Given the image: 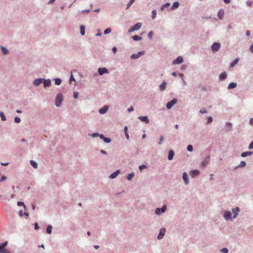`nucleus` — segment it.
Returning <instances> with one entry per match:
<instances>
[{
	"mask_svg": "<svg viewBox=\"0 0 253 253\" xmlns=\"http://www.w3.org/2000/svg\"><path fill=\"white\" fill-rule=\"evenodd\" d=\"M39 228L38 224L37 223H35V229L38 230Z\"/></svg>",
	"mask_w": 253,
	"mask_h": 253,
	"instance_id": "bf43d9fd",
	"label": "nucleus"
},
{
	"mask_svg": "<svg viewBox=\"0 0 253 253\" xmlns=\"http://www.w3.org/2000/svg\"><path fill=\"white\" fill-rule=\"evenodd\" d=\"M239 61V59L238 58H236L230 64V67H233L236 64H237L238 63Z\"/></svg>",
	"mask_w": 253,
	"mask_h": 253,
	"instance_id": "bb28decb",
	"label": "nucleus"
},
{
	"mask_svg": "<svg viewBox=\"0 0 253 253\" xmlns=\"http://www.w3.org/2000/svg\"><path fill=\"white\" fill-rule=\"evenodd\" d=\"M117 49L116 47H114L112 49V51L114 53H116L117 52Z\"/></svg>",
	"mask_w": 253,
	"mask_h": 253,
	"instance_id": "13d9d810",
	"label": "nucleus"
},
{
	"mask_svg": "<svg viewBox=\"0 0 253 253\" xmlns=\"http://www.w3.org/2000/svg\"><path fill=\"white\" fill-rule=\"evenodd\" d=\"M14 121L16 123H19L20 122L21 120L19 117H16L14 118Z\"/></svg>",
	"mask_w": 253,
	"mask_h": 253,
	"instance_id": "37998d69",
	"label": "nucleus"
},
{
	"mask_svg": "<svg viewBox=\"0 0 253 253\" xmlns=\"http://www.w3.org/2000/svg\"><path fill=\"white\" fill-rule=\"evenodd\" d=\"M98 73L100 75H102L104 73H108V71L105 68H99L98 70Z\"/></svg>",
	"mask_w": 253,
	"mask_h": 253,
	"instance_id": "9d476101",
	"label": "nucleus"
},
{
	"mask_svg": "<svg viewBox=\"0 0 253 253\" xmlns=\"http://www.w3.org/2000/svg\"><path fill=\"white\" fill-rule=\"evenodd\" d=\"M166 210V206H164L162 208H157L155 212L157 214H160L161 213L164 212Z\"/></svg>",
	"mask_w": 253,
	"mask_h": 253,
	"instance_id": "6e6552de",
	"label": "nucleus"
},
{
	"mask_svg": "<svg viewBox=\"0 0 253 253\" xmlns=\"http://www.w3.org/2000/svg\"><path fill=\"white\" fill-rule=\"evenodd\" d=\"M210 157H207L204 161L202 162V165L204 166H206L209 162Z\"/></svg>",
	"mask_w": 253,
	"mask_h": 253,
	"instance_id": "5701e85b",
	"label": "nucleus"
},
{
	"mask_svg": "<svg viewBox=\"0 0 253 253\" xmlns=\"http://www.w3.org/2000/svg\"><path fill=\"white\" fill-rule=\"evenodd\" d=\"M132 39L134 41H139V40H141L142 39V37H140V36H137V35H135V36H133L132 37Z\"/></svg>",
	"mask_w": 253,
	"mask_h": 253,
	"instance_id": "7c9ffc66",
	"label": "nucleus"
},
{
	"mask_svg": "<svg viewBox=\"0 0 253 253\" xmlns=\"http://www.w3.org/2000/svg\"><path fill=\"white\" fill-rule=\"evenodd\" d=\"M1 49L2 51L3 54L5 55L8 53V51L4 47H1Z\"/></svg>",
	"mask_w": 253,
	"mask_h": 253,
	"instance_id": "c9c22d12",
	"label": "nucleus"
},
{
	"mask_svg": "<svg viewBox=\"0 0 253 253\" xmlns=\"http://www.w3.org/2000/svg\"><path fill=\"white\" fill-rule=\"evenodd\" d=\"M249 148L250 149L253 148V141L250 143Z\"/></svg>",
	"mask_w": 253,
	"mask_h": 253,
	"instance_id": "5fc2aeb1",
	"label": "nucleus"
},
{
	"mask_svg": "<svg viewBox=\"0 0 253 253\" xmlns=\"http://www.w3.org/2000/svg\"><path fill=\"white\" fill-rule=\"evenodd\" d=\"M246 35L247 36H249L250 35V31H246Z\"/></svg>",
	"mask_w": 253,
	"mask_h": 253,
	"instance_id": "338daca9",
	"label": "nucleus"
},
{
	"mask_svg": "<svg viewBox=\"0 0 253 253\" xmlns=\"http://www.w3.org/2000/svg\"><path fill=\"white\" fill-rule=\"evenodd\" d=\"M227 75L225 72L222 73L219 75V79L221 80H224L226 78Z\"/></svg>",
	"mask_w": 253,
	"mask_h": 253,
	"instance_id": "b1692460",
	"label": "nucleus"
},
{
	"mask_svg": "<svg viewBox=\"0 0 253 253\" xmlns=\"http://www.w3.org/2000/svg\"><path fill=\"white\" fill-rule=\"evenodd\" d=\"M250 124L251 125H253V118H251L250 120Z\"/></svg>",
	"mask_w": 253,
	"mask_h": 253,
	"instance_id": "680f3d73",
	"label": "nucleus"
},
{
	"mask_svg": "<svg viewBox=\"0 0 253 253\" xmlns=\"http://www.w3.org/2000/svg\"><path fill=\"white\" fill-rule=\"evenodd\" d=\"M61 83V80L60 79H55V84L56 85H60Z\"/></svg>",
	"mask_w": 253,
	"mask_h": 253,
	"instance_id": "f704fd0d",
	"label": "nucleus"
},
{
	"mask_svg": "<svg viewBox=\"0 0 253 253\" xmlns=\"http://www.w3.org/2000/svg\"><path fill=\"white\" fill-rule=\"evenodd\" d=\"M141 27V23H137L135 25H134L133 26L131 27L129 30L128 32L131 33L134 31L139 30Z\"/></svg>",
	"mask_w": 253,
	"mask_h": 253,
	"instance_id": "7ed1b4c3",
	"label": "nucleus"
},
{
	"mask_svg": "<svg viewBox=\"0 0 253 253\" xmlns=\"http://www.w3.org/2000/svg\"><path fill=\"white\" fill-rule=\"evenodd\" d=\"M239 211H240V210L238 207H236V208L232 209V211L234 213V215H233L234 218L236 217L237 215H238V214L239 213Z\"/></svg>",
	"mask_w": 253,
	"mask_h": 253,
	"instance_id": "4468645a",
	"label": "nucleus"
},
{
	"mask_svg": "<svg viewBox=\"0 0 253 253\" xmlns=\"http://www.w3.org/2000/svg\"><path fill=\"white\" fill-rule=\"evenodd\" d=\"M7 244V241H5L0 244V253H10V251L5 248Z\"/></svg>",
	"mask_w": 253,
	"mask_h": 253,
	"instance_id": "f257e3e1",
	"label": "nucleus"
},
{
	"mask_svg": "<svg viewBox=\"0 0 253 253\" xmlns=\"http://www.w3.org/2000/svg\"><path fill=\"white\" fill-rule=\"evenodd\" d=\"M187 150L189 151H192L193 150V147L191 145H189L187 147Z\"/></svg>",
	"mask_w": 253,
	"mask_h": 253,
	"instance_id": "c03bdc74",
	"label": "nucleus"
},
{
	"mask_svg": "<svg viewBox=\"0 0 253 253\" xmlns=\"http://www.w3.org/2000/svg\"><path fill=\"white\" fill-rule=\"evenodd\" d=\"M165 232H166V229L163 228H162L161 230H160V233L158 236V239H162L165 234Z\"/></svg>",
	"mask_w": 253,
	"mask_h": 253,
	"instance_id": "1a4fd4ad",
	"label": "nucleus"
},
{
	"mask_svg": "<svg viewBox=\"0 0 253 253\" xmlns=\"http://www.w3.org/2000/svg\"><path fill=\"white\" fill-rule=\"evenodd\" d=\"M183 179L184 181V182L185 184H188L189 181H188V175L186 173V172H184L183 174Z\"/></svg>",
	"mask_w": 253,
	"mask_h": 253,
	"instance_id": "aec40b11",
	"label": "nucleus"
},
{
	"mask_svg": "<svg viewBox=\"0 0 253 253\" xmlns=\"http://www.w3.org/2000/svg\"><path fill=\"white\" fill-rule=\"evenodd\" d=\"M133 176H134V173H131L128 174V175L127 176V178L128 180H130L132 179V178L133 177Z\"/></svg>",
	"mask_w": 253,
	"mask_h": 253,
	"instance_id": "e433bc0d",
	"label": "nucleus"
},
{
	"mask_svg": "<svg viewBox=\"0 0 253 253\" xmlns=\"http://www.w3.org/2000/svg\"><path fill=\"white\" fill-rule=\"evenodd\" d=\"M81 34L84 36L85 34V27L84 25H81L80 27Z\"/></svg>",
	"mask_w": 253,
	"mask_h": 253,
	"instance_id": "c85d7f7f",
	"label": "nucleus"
},
{
	"mask_svg": "<svg viewBox=\"0 0 253 253\" xmlns=\"http://www.w3.org/2000/svg\"><path fill=\"white\" fill-rule=\"evenodd\" d=\"M138 119L141 120L142 122H146V123H149V120L148 119V117H146V116H144V117H138Z\"/></svg>",
	"mask_w": 253,
	"mask_h": 253,
	"instance_id": "412c9836",
	"label": "nucleus"
},
{
	"mask_svg": "<svg viewBox=\"0 0 253 253\" xmlns=\"http://www.w3.org/2000/svg\"><path fill=\"white\" fill-rule=\"evenodd\" d=\"M99 137L106 143H109L111 142V139L110 138L105 137L102 134L99 135Z\"/></svg>",
	"mask_w": 253,
	"mask_h": 253,
	"instance_id": "dca6fc26",
	"label": "nucleus"
},
{
	"mask_svg": "<svg viewBox=\"0 0 253 253\" xmlns=\"http://www.w3.org/2000/svg\"><path fill=\"white\" fill-rule=\"evenodd\" d=\"M177 102V99L175 98L173 99L171 101L169 102L167 104V108L168 109H170L174 104Z\"/></svg>",
	"mask_w": 253,
	"mask_h": 253,
	"instance_id": "39448f33",
	"label": "nucleus"
},
{
	"mask_svg": "<svg viewBox=\"0 0 253 253\" xmlns=\"http://www.w3.org/2000/svg\"><path fill=\"white\" fill-rule=\"evenodd\" d=\"M179 2L177 1H175L173 3L171 8V9H174L175 8H177L179 6Z\"/></svg>",
	"mask_w": 253,
	"mask_h": 253,
	"instance_id": "a878e982",
	"label": "nucleus"
},
{
	"mask_svg": "<svg viewBox=\"0 0 253 253\" xmlns=\"http://www.w3.org/2000/svg\"><path fill=\"white\" fill-rule=\"evenodd\" d=\"M183 61V58L181 56H178L176 59L173 61L172 64L174 65H176L182 63Z\"/></svg>",
	"mask_w": 253,
	"mask_h": 253,
	"instance_id": "423d86ee",
	"label": "nucleus"
},
{
	"mask_svg": "<svg viewBox=\"0 0 253 253\" xmlns=\"http://www.w3.org/2000/svg\"><path fill=\"white\" fill-rule=\"evenodd\" d=\"M0 116L2 121H5V120H6L5 117L2 112H0Z\"/></svg>",
	"mask_w": 253,
	"mask_h": 253,
	"instance_id": "a19ab883",
	"label": "nucleus"
},
{
	"mask_svg": "<svg viewBox=\"0 0 253 253\" xmlns=\"http://www.w3.org/2000/svg\"><path fill=\"white\" fill-rule=\"evenodd\" d=\"M225 3H229L230 2V0H223Z\"/></svg>",
	"mask_w": 253,
	"mask_h": 253,
	"instance_id": "774afa93",
	"label": "nucleus"
},
{
	"mask_svg": "<svg viewBox=\"0 0 253 253\" xmlns=\"http://www.w3.org/2000/svg\"><path fill=\"white\" fill-rule=\"evenodd\" d=\"M253 153L252 152H243L241 154V156L243 157H246L248 155H251Z\"/></svg>",
	"mask_w": 253,
	"mask_h": 253,
	"instance_id": "c756f323",
	"label": "nucleus"
},
{
	"mask_svg": "<svg viewBox=\"0 0 253 253\" xmlns=\"http://www.w3.org/2000/svg\"><path fill=\"white\" fill-rule=\"evenodd\" d=\"M98 135H99V134H98V133H93V134H92V136L93 137H96V136H98Z\"/></svg>",
	"mask_w": 253,
	"mask_h": 253,
	"instance_id": "e2e57ef3",
	"label": "nucleus"
},
{
	"mask_svg": "<svg viewBox=\"0 0 253 253\" xmlns=\"http://www.w3.org/2000/svg\"><path fill=\"white\" fill-rule=\"evenodd\" d=\"M170 5V3L168 2V3H166L165 4H164V5H163V6H162L161 8V10H163L165 8H166V7H168Z\"/></svg>",
	"mask_w": 253,
	"mask_h": 253,
	"instance_id": "72a5a7b5",
	"label": "nucleus"
},
{
	"mask_svg": "<svg viewBox=\"0 0 253 253\" xmlns=\"http://www.w3.org/2000/svg\"><path fill=\"white\" fill-rule=\"evenodd\" d=\"M220 47V44L219 43L215 42L211 46V50L213 52L218 51Z\"/></svg>",
	"mask_w": 253,
	"mask_h": 253,
	"instance_id": "20e7f679",
	"label": "nucleus"
},
{
	"mask_svg": "<svg viewBox=\"0 0 253 253\" xmlns=\"http://www.w3.org/2000/svg\"><path fill=\"white\" fill-rule=\"evenodd\" d=\"M73 81H75V79L73 77V75L72 74H71L70 80V83H71V82Z\"/></svg>",
	"mask_w": 253,
	"mask_h": 253,
	"instance_id": "4d7b16f0",
	"label": "nucleus"
},
{
	"mask_svg": "<svg viewBox=\"0 0 253 253\" xmlns=\"http://www.w3.org/2000/svg\"><path fill=\"white\" fill-rule=\"evenodd\" d=\"M146 167L145 165H142L139 166V169L141 171L143 169H145Z\"/></svg>",
	"mask_w": 253,
	"mask_h": 253,
	"instance_id": "603ef678",
	"label": "nucleus"
},
{
	"mask_svg": "<svg viewBox=\"0 0 253 253\" xmlns=\"http://www.w3.org/2000/svg\"><path fill=\"white\" fill-rule=\"evenodd\" d=\"M111 32V28H107V29H106L104 31V33L105 34H107L110 33Z\"/></svg>",
	"mask_w": 253,
	"mask_h": 253,
	"instance_id": "79ce46f5",
	"label": "nucleus"
},
{
	"mask_svg": "<svg viewBox=\"0 0 253 253\" xmlns=\"http://www.w3.org/2000/svg\"><path fill=\"white\" fill-rule=\"evenodd\" d=\"M153 32H152V31L148 33V37H149L150 39L152 38V36H153Z\"/></svg>",
	"mask_w": 253,
	"mask_h": 253,
	"instance_id": "8fccbe9b",
	"label": "nucleus"
},
{
	"mask_svg": "<svg viewBox=\"0 0 253 253\" xmlns=\"http://www.w3.org/2000/svg\"><path fill=\"white\" fill-rule=\"evenodd\" d=\"M166 83L165 82H163V83L160 86V89L161 91H163L166 89Z\"/></svg>",
	"mask_w": 253,
	"mask_h": 253,
	"instance_id": "4be33fe9",
	"label": "nucleus"
},
{
	"mask_svg": "<svg viewBox=\"0 0 253 253\" xmlns=\"http://www.w3.org/2000/svg\"><path fill=\"white\" fill-rule=\"evenodd\" d=\"M31 165L35 168L36 169L38 167L37 164L34 161H30Z\"/></svg>",
	"mask_w": 253,
	"mask_h": 253,
	"instance_id": "2f4dec72",
	"label": "nucleus"
},
{
	"mask_svg": "<svg viewBox=\"0 0 253 253\" xmlns=\"http://www.w3.org/2000/svg\"><path fill=\"white\" fill-rule=\"evenodd\" d=\"M200 112L202 114H204L207 113V111L205 109H202L200 110Z\"/></svg>",
	"mask_w": 253,
	"mask_h": 253,
	"instance_id": "864d4df0",
	"label": "nucleus"
},
{
	"mask_svg": "<svg viewBox=\"0 0 253 253\" xmlns=\"http://www.w3.org/2000/svg\"><path fill=\"white\" fill-rule=\"evenodd\" d=\"M237 84L236 83H231L229 85H228V88L229 89H232V88H235Z\"/></svg>",
	"mask_w": 253,
	"mask_h": 253,
	"instance_id": "cd10ccee",
	"label": "nucleus"
},
{
	"mask_svg": "<svg viewBox=\"0 0 253 253\" xmlns=\"http://www.w3.org/2000/svg\"><path fill=\"white\" fill-rule=\"evenodd\" d=\"M42 82H43V79H36L34 81V84L35 85L38 86V85H40V84H41Z\"/></svg>",
	"mask_w": 253,
	"mask_h": 253,
	"instance_id": "2eb2a0df",
	"label": "nucleus"
},
{
	"mask_svg": "<svg viewBox=\"0 0 253 253\" xmlns=\"http://www.w3.org/2000/svg\"><path fill=\"white\" fill-rule=\"evenodd\" d=\"M156 17V11L155 10H153L152 11V18L155 19Z\"/></svg>",
	"mask_w": 253,
	"mask_h": 253,
	"instance_id": "a18cd8bd",
	"label": "nucleus"
},
{
	"mask_svg": "<svg viewBox=\"0 0 253 253\" xmlns=\"http://www.w3.org/2000/svg\"><path fill=\"white\" fill-rule=\"evenodd\" d=\"M174 155V152L173 150H170L169 153L168 159L169 160H172L173 159Z\"/></svg>",
	"mask_w": 253,
	"mask_h": 253,
	"instance_id": "f3484780",
	"label": "nucleus"
},
{
	"mask_svg": "<svg viewBox=\"0 0 253 253\" xmlns=\"http://www.w3.org/2000/svg\"><path fill=\"white\" fill-rule=\"evenodd\" d=\"M43 83L44 87H48L51 85V82L50 80H43Z\"/></svg>",
	"mask_w": 253,
	"mask_h": 253,
	"instance_id": "ddd939ff",
	"label": "nucleus"
},
{
	"mask_svg": "<svg viewBox=\"0 0 253 253\" xmlns=\"http://www.w3.org/2000/svg\"><path fill=\"white\" fill-rule=\"evenodd\" d=\"M163 139H164V137L163 136H161V137L160 138V141L159 142V145H161L162 144Z\"/></svg>",
	"mask_w": 253,
	"mask_h": 253,
	"instance_id": "09e8293b",
	"label": "nucleus"
},
{
	"mask_svg": "<svg viewBox=\"0 0 253 253\" xmlns=\"http://www.w3.org/2000/svg\"><path fill=\"white\" fill-rule=\"evenodd\" d=\"M133 110H134L133 107L132 106H131L129 108H128L127 110H128V112H131L133 111Z\"/></svg>",
	"mask_w": 253,
	"mask_h": 253,
	"instance_id": "6e6d98bb",
	"label": "nucleus"
},
{
	"mask_svg": "<svg viewBox=\"0 0 253 253\" xmlns=\"http://www.w3.org/2000/svg\"><path fill=\"white\" fill-rule=\"evenodd\" d=\"M224 218L226 220L230 219L231 218V213L230 211H227L224 213Z\"/></svg>",
	"mask_w": 253,
	"mask_h": 253,
	"instance_id": "f8f14e48",
	"label": "nucleus"
},
{
	"mask_svg": "<svg viewBox=\"0 0 253 253\" xmlns=\"http://www.w3.org/2000/svg\"><path fill=\"white\" fill-rule=\"evenodd\" d=\"M108 106H105L103 107H102L99 109V112L100 114H103L107 112V111L108 110Z\"/></svg>",
	"mask_w": 253,
	"mask_h": 253,
	"instance_id": "9b49d317",
	"label": "nucleus"
},
{
	"mask_svg": "<svg viewBox=\"0 0 253 253\" xmlns=\"http://www.w3.org/2000/svg\"><path fill=\"white\" fill-rule=\"evenodd\" d=\"M221 252L223 253H227L228 249L226 248H223L222 249H221Z\"/></svg>",
	"mask_w": 253,
	"mask_h": 253,
	"instance_id": "de8ad7c7",
	"label": "nucleus"
},
{
	"mask_svg": "<svg viewBox=\"0 0 253 253\" xmlns=\"http://www.w3.org/2000/svg\"><path fill=\"white\" fill-rule=\"evenodd\" d=\"M246 165V163L245 161H242L240 163V164L239 165V167L243 168L245 167Z\"/></svg>",
	"mask_w": 253,
	"mask_h": 253,
	"instance_id": "58836bf2",
	"label": "nucleus"
},
{
	"mask_svg": "<svg viewBox=\"0 0 253 253\" xmlns=\"http://www.w3.org/2000/svg\"><path fill=\"white\" fill-rule=\"evenodd\" d=\"M134 0H130V1L128 2V3L127 4L126 8L128 9L131 5V4L134 2Z\"/></svg>",
	"mask_w": 253,
	"mask_h": 253,
	"instance_id": "4c0bfd02",
	"label": "nucleus"
},
{
	"mask_svg": "<svg viewBox=\"0 0 253 253\" xmlns=\"http://www.w3.org/2000/svg\"><path fill=\"white\" fill-rule=\"evenodd\" d=\"M250 51L252 53H253V44L250 47Z\"/></svg>",
	"mask_w": 253,
	"mask_h": 253,
	"instance_id": "0e129e2a",
	"label": "nucleus"
},
{
	"mask_svg": "<svg viewBox=\"0 0 253 253\" xmlns=\"http://www.w3.org/2000/svg\"><path fill=\"white\" fill-rule=\"evenodd\" d=\"M224 14V11L223 9H221L218 12V17L219 19H222Z\"/></svg>",
	"mask_w": 253,
	"mask_h": 253,
	"instance_id": "a211bd4d",
	"label": "nucleus"
},
{
	"mask_svg": "<svg viewBox=\"0 0 253 253\" xmlns=\"http://www.w3.org/2000/svg\"><path fill=\"white\" fill-rule=\"evenodd\" d=\"M6 177L5 176H2L0 179V181H4L6 179Z\"/></svg>",
	"mask_w": 253,
	"mask_h": 253,
	"instance_id": "052dcab7",
	"label": "nucleus"
},
{
	"mask_svg": "<svg viewBox=\"0 0 253 253\" xmlns=\"http://www.w3.org/2000/svg\"><path fill=\"white\" fill-rule=\"evenodd\" d=\"M79 96V93L78 92H74V98L77 99Z\"/></svg>",
	"mask_w": 253,
	"mask_h": 253,
	"instance_id": "49530a36",
	"label": "nucleus"
},
{
	"mask_svg": "<svg viewBox=\"0 0 253 253\" xmlns=\"http://www.w3.org/2000/svg\"><path fill=\"white\" fill-rule=\"evenodd\" d=\"M63 100V95L61 93H59L56 96L55 99V105L57 107H60Z\"/></svg>",
	"mask_w": 253,
	"mask_h": 253,
	"instance_id": "f03ea898",
	"label": "nucleus"
},
{
	"mask_svg": "<svg viewBox=\"0 0 253 253\" xmlns=\"http://www.w3.org/2000/svg\"><path fill=\"white\" fill-rule=\"evenodd\" d=\"M120 173V170H117L110 175V178H114Z\"/></svg>",
	"mask_w": 253,
	"mask_h": 253,
	"instance_id": "6ab92c4d",
	"label": "nucleus"
},
{
	"mask_svg": "<svg viewBox=\"0 0 253 253\" xmlns=\"http://www.w3.org/2000/svg\"><path fill=\"white\" fill-rule=\"evenodd\" d=\"M125 135H126V139H129V135H128V134L127 132H126V133H125Z\"/></svg>",
	"mask_w": 253,
	"mask_h": 253,
	"instance_id": "69168bd1",
	"label": "nucleus"
},
{
	"mask_svg": "<svg viewBox=\"0 0 253 253\" xmlns=\"http://www.w3.org/2000/svg\"><path fill=\"white\" fill-rule=\"evenodd\" d=\"M144 54V51H140L136 54H133L131 55V59H135L136 58H139L140 56L143 55Z\"/></svg>",
	"mask_w": 253,
	"mask_h": 253,
	"instance_id": "0eeeda50",
	"label": "nucleus"
},
{
	"mask_svg": "<svg viewBox=\"0 0 253 253\" xmlns=\"http://www.w3.org/2000/svg\"><path fill=\"white\" fill-rule=\"evenodd\" d=\"M51 231H52V226L51 225H48L46 228V232L48 234H50L51 233Z\"/></svg>",
	"mask_w": 253,
	"mask_h": 253,
	"instance_id": "473e14b6",
	"label": "nucleus"
},
{
	"mask_svg": "<svg viewBox=\"0 0 253 253\" xmlns=\"http://www.w3.org/2000/svg\"><path fill=\"white\" fill-rule=\"evenodd\" d=\"M212 121V118L211 117H210L208 118V123H211Z\"/></svg>",
	"mask_w": 253,
	"mask_h": 253,
	"instance_id": "3c124183",
	"label": "nucleus"
},
{
	"mask_svg": "<svg viewBox=\"0 0 253 253\" xmlns=\"http://www.w3.org/2000/svg\"><path fill=\"white\" fill-rule=\"evenodd\" d=\"M17 205L19 206H23L25 210L26 209V206L24 205V203L22 202H18Z\"/></svg>",
	"mask_w": 253,
	"mask_h": 253,
	"instance_id": "ea45409f",
	"label": "nucleus"
},
{
	"mask_svg": "<svg viewBox=\"0 0 253 253\" xmlns=\"http://www.w3.org/2000/svg\"><path fill=\"white\" fill-rule=\"evenodd\" d=\"M199 174V171L198 170H194L191 172V175L194 177L196 175H198Z\"/></svg>",
	"mask_w": 253,
	"mask_h": 253,
	"instance_id": "393cba45",
	"label": "nucleus"
}]
</instances>
